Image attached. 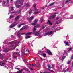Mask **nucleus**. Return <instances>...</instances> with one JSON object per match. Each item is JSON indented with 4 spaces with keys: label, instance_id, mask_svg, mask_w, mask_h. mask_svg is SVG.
<instances>
[{
    "label": "nucleus",
    "instance_id": "1",
    "mask_svg": "<svg viewBox=\"0 0 73 73\" xmlns=\"http://www.w3.org/2000/svg\"><path fill=\"white\" fill-rule=\"evenodd\" d=\"M24 0H17L14 2L15 3V5L16 7L19 8V7H21V5H23V2Z\"/></svg>",
    "mask_w": 73,
    "mask_h": 73
},
{
    "label": "nucleus",
    "instance_id": "2",
    "mask_svg": "<svg viewBox=\"0 0 73 73\" xmlns=\"http://www.w3.org/2000/svg\"><path fill=\"white\" fill-rule=\"evenodd\" d=\"M72 49L70 48H69V49H68V51H65L64 52V53L63 54V56L61 60L62 61H64V60L65 58H66V56H65V55L67 54V53H68V52H70V51H72Z\"/></svg>",
    "mask_w": 73,
    "mask_h": 73
},
{
    "label": "nucleus",
    "instance_id": "3",
    "mask_svg": "<svg viewBox=\"0 0 73 73\" xmlns=\"http://www.w3.org/2000/svg\"><path fill=\"white\" fill-rule=\"evenodd\" d=\"M9 44H12L10 46L12 48H13V47H14V45H15V47H14V49H15L16 48V47H17V45H18V44H19V42H17L16 43H13V42H9Z\"/></svg>",
    "mask_w": 73,
    "mask_h": 73
},
{
    "label": "nucleus",
    "instance_id": "4",
    "mask_svg": "<svg viewBox=\"0 0 73 73\" xmlns=\"http://www.w3.org/2000/svg\"><path fill=\"white\" fill-rule=\"evenodd\" d=\"M17 25V22H14L11 24V25H10L9 26V28H13V27H15L16 25Z\"/></svg>",
    "mask_w": 73,
    "mask_h": 73
},
{
    "label": "nucleus",
    "instance_id": "5",
    "mask_svg": "<svg viewBox=\"0 0 73 73\" xmlns=\"http://www.w3.org/2000/svg\"><path fill=\"white\" fill-rule=\"evenodd\" d=\"M53 32H54V31H51L50 32H47L46 33H44V36H46L47 35H48V36H50V35H51V34H52V33H53Z\"/></svg>",
    "mask_w": 73,
    "mask_h": 73
},
{
    "label": "nucleus",
    "instance_id": "6",
    "mask_svg": "<svg viewBox=\"0 0 73 73\" xmlns=\"http://www.w3.org/2000/svg\"><path fill=\"white\" fill-rule=\"evenodd\" d=\"M62 21V19H59L58 21L56 22V24H59L61 23V21Z\"/></svg>",
    "mask_w": 73,
    "mask_h": 73
},
{
    "label": "nucleus",
    "instance_id": "7",
    "mask_svg": "<svg viewBox=\"0 0 73 73\" xmlns=\"http://www.w3.org/2000/svg\"><path fill=\"white\" fill-rule=\"evenodd\" d=\"M17 54V52H15L13 54V58H14V59H16V58L17 57L16 56V55Z\"/></svg>",
    "mask_w": 73,
    "mask_h": 73
},
{
    "label": "nucleus",
    "instance_id": "8",
    "mask_svg": "<svg viewBox=\"0 0 73 73\" xmlns=\"http://www.w3.org/2000/svg\"><path fill=\"white\" fill-rule=\"evenodd\" d=\"M28 28V26H23V28H21L20 29L21 31H23V29H27Z\"/></svg>",
    "mask_w": 73,
    "mask_h": 73
},
{
    "label": "nucleus",
    "instance_id": "9",
    "mask_svg": "<svg viewBox=\"0 0 73 73\" xmlns=\"http://www.w3.org/2000/svg\"><path fill=\"white\" fill-rule=\"evenodd\" d=\"M38 22V20H36L34 21V22L32 23V25H35L36 24L37 22Z\"/></svg>",
    "mask_w": 73,
    "mask_h": 73
},
{
    "label": "nucleus",
    "instance_id": "10",
    "mask_svg": "<svg viewBox=\"0 0 73 73\" xmlns=\"http://www.w3.org/2000/svg\"><path fill=\"white\" fill-rule=\"evenodd\" d=\"M33 33V34L35 35L36 36H39L40 35V33H39L37 31H36Z\"/></svg>",
    "mask_w": 73,
    "mask_h": 73
},
{
    "label": "nucleus",
    "instance_id": "11",
    "mask_svg": "<svg viewBox=\"0 0 73 73\" xmlns=\"http://www.w3.org/2000/svg\"><path fill=\"white\" fill-rule=\"evenodd\" d=\"M32 11H35V10H33V9H32L31 10H30L29 11V14L31 15L32 14Z\"/></svg>",
    "mask_w": 73,
    "mask_h": 73
},
{
    "label": "nucleus",
    "instance_id": "12",
    "mask_svg": "<svg viewBox=\"0 0 73 73\" xmlns=\"http://www.w3.org/2000/svg\"><path fill=\"white\" fill-rule=\"evenodd\" d=\"M17 37L19 38H20V36H21V35H20V32H18L17 34Z\"/></svg>",
    "mask_w": 73,
    "mask_h": 73
},
{
    "label": "nucleus",
    "instance_id": "13",
    "mask_svg": "<svg viewBox=\"0 0 73 73\" xmlns=\"http://www.w3.org/2000/svg\"><path fill=\"white\" fill-rule=\"evenodd\" d=\"M64 42L66 46H69V43H68V42L65 41Z\"/></svg>",
    "mask_w": 73,
    "mask_h": 73
},
{
    "label": "nucleus",
    "instance_id": "14",
    "mask_svg": "<svg viewBox=\"0 0 73 73\" xmlns=\"http://www.w3.org/2000/svg\"><path fill=\"white\" fill-rule=\"evenodd\" d=\"M5 65V64L3 62H0V65L1 66H4Z\"/></svg>",
    "mask_w": 73,
    "mask_h": 73
},
{
    "label": "nucleus",
    "instance_id": "15",
    "mask_svg": "<svg viewBox=\"0 0 73 73\" xmlns=\"http://www.w3.org/2000/svg\"><path fill=\"white\" fill-rule=\"evenodd\" d=\"M23 71V69H21L18 71L17 73H22Z\"/></svg>",
    "mask_w": 73,
    "mask_h": 73
},
{
    "label": "nucleus",
    "instance_id": "16",
    "mask_svg": "<svg viewBox=\"0 0 73 73\" xmlns=\"http://www.w3.org/2000/svg\"><path fill=\"white\" fill-rule=\"evenodd\" d=\"M32 33V32H29L27 34H25V35L26 36H29V35H31Z\"/></svg>",
    "mask_w": 73,
    "mask_h": 73
},
{
    "label": "nucleus",
    "instance_id": "17",
    "mask_svg": "<svg viewBox=\"0 0 73 73\" xmlns=\"http://www.w3.org/2000/svg\"><path fill=\"white\" fill-rule=\"evenodd\" d=\"M19 17H20V16L19 15L17 16L15 19V21H17V20H18V19H19Z\"/></svg>",
    "mask_w": 73,
    "mask_h": 73
},
{
    "label": "nucleus",
    "instance_id": "18",
    "mask_svg": "<svg viewBox=\"0 0 73 73\" xmlns=\"http://www.w3.org/2000/svg\"><path fill=\"white\" fill-rule=\"evenodd\" d=\"M50 25H52V23H51V22L50 21V20H48V21L47 22V24H49Z\"/></svg>",
    "mask_w": 73,
    "mask_h": 73
},
{
    "label": "nucleus",
    "instance_id": "19",
    "mask_svg": "<svg viewBox=\"0 0 73 73\" xmlns=\"http://www.w3.org/2000/svg\"><path fill=\"white\" fill-rule=\"evenodd\" d=\"M6 3V2L5 1H3L2 2V6L3 7H4L5 5V3Z\"/></svg>",
    "mask_w": 73,
    "mask_h": 73
},
{
    "label": "nucleus",
    "instance_id": "20",
    "mask_svg": "<svg viewBox=\"0 0 73 73\" xmlns=\"http://www.w3.org/2000/svg\"><path fill=\"white\" fill-rule=\"evenodd\" d=\"M36 26H34V28L33 29V33H35V31H36Z\"/></svg>",
    "mask_w": 73,
    "mask_h": 73
},
{
    "label": "nucleus",
    "instance_id": "21",
    "mask_svg": "<svg viewBox=\"0 0 73 73\" xmlns=\"http://www.w3.org/2000/svg\"><path fill=\"white\" fill-rule=\"evenodd\" d=\"M4 52H5V53H7V52H8V50L7 48H5L4 50Z\"/></svg>",
    "mask_w": 73,
    "mask_h": 73
},
{
    "label": "nucleus",
    "instance_id": "22",
    "mask_svg": "<svg viewBox=\"0 0 73 73\" xmlns=\"http://www.w3.org/2000/svg\"><path fill=\"white\" fill-rule=\"evenodd\" d=\"M48 53H49V54H52V53H51V52H50V51L49 50H47V51Z\"/></svg>",
    "mask_w": 73,
    "mask_h": 73
},
{
    "label": "nucleus",
    "instance_id": "23",
    "mask_svg": "<svg viewBox=\"0 0 73 73\" xmlns=\"http://www.w3.org/2000/svg\"><path fill=\"white\" fill-rule=\"evenodd\" d=\"M57 68L59 70H61V69H62V68L61 67V66H60L58 68V67H57Z\"/></svg>",
    "mask_w": 73,
    "mask_h": 73
},
{
    "label": "nucleus",
    "instance_id": "24",
    "mask_svg": "<svg viewBox=\"0 0 73 73\" xmlns=\"http://www.w3.org/2000/svg\"><path fill=\"white\" fill-rule=\"evenodd\" d=\"M11 38H10V40H13V39H14V38H15V37L13 35H11Z\"/></svg>",
    "mask_w": 73,
    "mask_h": 73
},
{
    "label": "nucleus",
    "instance_id": "25",
    "mask_svg": "<svg viewBox=\"0 0 73 73\" xmlns=\"http://www.w3.org/2000/svg\"><path fill=\"white\" fill-rule=\"evenodd\" d=\"M1 58V59H2L3 60V58H4V57H3V55L2 54H1L0 55V59Z\"/></svg>",
    "mask_w": 73,
    "mask_h": 73
},
{
    "label": "nucleus",
    "instance_id": "26",
    "mask_svg": "<svg viewBox=\"0 0 73 73\" xmlns=\"http://www.w3.org/2000/svg\"><path fill=\"white\" fill-rule=\"evenodd\" d=\"M4 67L6 68H7V69H8V68H11V69L12 70V67L9 66L8 67H7L6 66H5Z\"/></svg>",
    "mask_w": 73,
    "mask_h": 73
},
{
    "label": "nucleus",
    "instance_id": "27",
    "mask_svg": "<svg viewBox=\"0 0 73 73\" xmlns=\"http://www.w3.org/2000/svg\"><path fill=\"white\" fill-rule=\"evenodd\" d=\"M56 3V2H54L50 4V6H52V5H53L55 3Z\"/></svg>",
    "mask_w": 73,
    "mask_h": 73
},
{
    "label": "nucleus",
    "instance_id": "28",
    "mask_svg": "<svg viewBox=\"0 0 73 73\" xmlns=\"http://www.w3.org/2000/svg\"><path fill=\"white\" fill-rule=\"evenodd\" d=\"M33 19H34V17L33 16H32L29 18V19L30 20H33Z\"/></svg>",
    "mask_w": 73,
    "mask_h": 73
},
{
    "label": "nucleus",
    "instance_id": "29",
    "mask_svg": "<svg viewBox=\"0 0 73 73\" xmlns=\"http://www.w3.org/2000/svg\"><path fill=\"white\" fill-rule=\"evenodd\" d=\"M14 17V16L13 15H11L10 16V19H13Z\"/></svg>",
    "mask_w": 73,
    "mask_h": 73
},
{
    "label": "nucleus",
    "instance_id": "30",
    "mask_svg": "<svg viewBox=\"0 0 73 73\" xmlns=\"http://www.w3.org/2000/svg\"><path fill=\"white\" fill-rule=\"evenodd\" d=\"M29 3H27L26 4V8H28V7H29Z\"/></svg>",
    "mask_w": 73,
    "mask_h": 73
},
{
    "label": "nucleus",
    "instance_id": "31",
    "mask_svg": "<svg viewBox=\"0 0 73 73\" xmlns=\"http://www.w3.org/2000/svg\"><path fill=\"white\" fill-rule=\"evenodd\" d=\"M38 54H40V55H42V52L41 51L40 52H38Z\"/></svg>",
    "mask_w": 73,
    "mask_h": 73
},
{
    "label": "nucleus",
    "instance_id": "32",
    "mask_svg": "<svg viewBox=\"0 0 73 73\" xmlns=\"http://www.w3.org/2000/svg\"><path fill=\"white\" fill-rule=\"evenodd\" d=\"M31 37V36H26L25 38L26 39H28V38H29Z\"/></svg>",
    "mask_w": 73,
    "mask_h": 73
},
{
    "label": "nucleus",
    "instance_id": "33",
    "mask_svg": "<svg viewBox=\"0 0 73 73\" xmlns=\"http://www.w3.org/2000/svg\"><path fill=\"white\" fill-rule=\"evenodd\" d=\"M50 66H51V65H50V64H49L48 65V68H50V69H51V68H52V67H50Z\"/></svg>",
    "mask_w": 73,
    "mask_h": 73
},
{
    "label": "nucleus",
    "instance_id": "34",
    "mask_svg": "<svg viewBox=\"0 0 73 73\" xmlns=\"http://www.w3.org/2000/svg\"><path fill=\"white\" fill-rule=\"evenodd\" d=\"M68 34H67V36H66V40H68V41H70V40H68V39L69 38V37H68Z\"/></svg>",
    "mask_w": 73,
    "mask_h": 73
},
{
    "label": "nucleus",
    "instance_id": "35",
    "mask_svg": "<svg viewBox=\"0 0 73 73\" xmlns=\"http://www.w3.org/2000/svg\"><path fill=\"white\" fill-rule=\"evenodd\" d=\"M60 18L58 17H57L56 19V20H59Z\"/></svg>",
    "mask_w": 73,
    "mask_h": 73
},
{
    "label": "nucleus",
    "instance_id": "36",
    "mask_svg": "<svg viewBox=\"0 0 73 73\" xmlns=\"http://www.w3.org/2000/svg\"><path fill=\"white\" fill-rule=\"evenodd\" d=\"M37 13H39V12H34V14L36 15V14H37Z\"/></svg>",
    "mask_w": 73,
    "mask_h": 73
},
{
    "label": "nucleus",
    "instance_id": "37",
    "mask_svg": "<svg viewBox=\"0 0 73 73\" xmlns=\"http://www.w3.org/2000/svg\"><path fill=\"white\" fill-rule=\"evenodd\" d=\"M40 21H41V23H42V22H43V18H41Z\"/></svg>",
    "mask_w": 73,
    "mask_h": 73
},
{
    "label": "nucleus",
    "instance_id": "38",
    "mask_svg": "<svg viewBox=\"0 0 73 73\" xmlns=\"http://www.w3.org/2000/svg\"><path fill=\"white\" fill-rule=\"evenodd\" d=\"M33 7H34V8H36V4H34L33 5Z\"/></svg>",
    "mask_w": 73,
    "mask_h": 73
},
{
    "label": "nucleus",
    "instance_id": "39",
    "mask_svg": "<svg viewBox=\"0 0 73 73\" xmlns=\"http://www.w3.org/2000/svg\"><path fill=\"white\" fill-rule=\"evenodd\" d=\"M54 17H55L54 15H52V16L51 17V19H54Z\"/></svg>",
    "mask_w": 73,
    "mask_h": 73
},
{
    "label": "nucleus",
    "instance_id": "40",
    "mask_svg": "<svg viewBox=\"0 0 73 73\" xmlns=\"http://www.w3.org/2000/svg\"><path fill=\"white\" fill-rule=\"evenodd\" d=\"M48 70L50 71V72H52V73L54 72V71H53V70H51L50 69H48Z\"/></svg>",
    "mask_w": 73,
    "mask_h": 73
},
{
    "label": "nucleus",
    "instance_id": "41",
    "mask_svg": "<svg viewBox=\"0 0 73 73\" xmlns=\"http://www.w3.org/2000/svg\"><path fill=\"white\" fill-rule=\"evenodd\" d=\"M36 28H39L40 27V25L39 24H37L36 25Z\"/></svg>",
    "mask_w": 73,
    "mask_h": 73
},
{
    "label": "nucleus",
    "instance_id": "42",
    "mask_svg": "<svg viewBox=\"0 0 73 73\" xmlns=\"http://www.w3.org/2000/svg\"><path fill=\"white\" fill-rule=\"evenodd\" d=\"M46 55L44 53L43 54V57H46Z\"/></svg>",
    "mask_w": 73,
    "mask_h": 73
},
{
    "label": "nucleus",
    "instance_id": "43",
    "mask_svg": "<svg viewBox=\"0 0 73 73\" xmlns=\"http://www.w3.org/2000/svg\"><path fill=\"white\" fill-rule=\"evenodd\" d=\"M9 1V0H7V4H8V6L9 5V4H8V3Z\"/></svg>",
    "mask_w": 73,
    "mask_h": 73
},
{
    "label": "nucleus",
    "instance_id": "44",
    "mask_svg": "<svg viewBox=\"0 0 73 73\" xmlns=\"http://www.w3.org/2000/svg\"><path fill=\"white\" fill-rule=\"evenodd\" d=\"M57 31H60V27H58L57 28Z\"/></svg>",
    "mask_w": 73,
    "mask_h": 73
},
{
    "label": "nucleus",
    "instance_id": "45",
    "mask_svg": "<svg viewBox=\"0 0 73 73\" xmlns=\"http://www.w3.org/2000/svg\"><path fill=\"white\" fill-rule=\"evenodd\" d=\"M69 1H71V0H67L65 2V3H68Z\"/></svg>",
    "mask_w": 73,
    "mask_h": 73
},
{
    "label": "nucleus",
    "instance_id": "46",
    "mask_svg": "<svg viewBox=\"0 0 73 73\" xmlns=\"http://www.w3.org/2000/svg\"><path fill=\"white\" fill-rule=\"evenodd\" d=\"M15 69H17V70H20V68H15Z\"/></svg>",
    "mask_w": 73,
    "mask_h": 73
},
{
    "label": "nucleus",
    "instance_id": "47",
    "mask_svg": "<svg viewBox=\"0 0 73 73\" xmlns=\"http://www.w3.org/2000/svg\"><path fill=\"white\" fill-rule=\"evenodd\" d=\"M25 25V24L24 23H22L21 24V25Z\"/></svg>",
    "mask_w": 73,
    "mask_h": 73
},
{
    "label": "nucleus",
    "instance_id": "48",
    "mask_svg": "<svg viewBox=\"0 0 73 73\" xmlns=\"http://www.w3.org/2000/svg\"><path fill=\"white\" fill-rule=\"evenodd\" d=\"M21 25H20L18 26V28H20V27H21Z\"/></svg>",
    "mask_w": 73,
    "mask_h": 73
},
{
    "label": "nucleus",
    "instance_id": "49",
    "mask_svg": "<svg viewBox=\"0 0 73 73\" xmlns=\"http://www.w3.org/2000/svg\"><path fill=\"white\" fill-rule=\"evenodd\" d=\"M11 21V20H10L9 19H7V22H9V21Z\"/></svg>",
    "mask_w": 73,
    "mask_h": 73
},
{
    "label": "nucleus",
    "instance_id": "50",
    "mask_svg": "<svg viewBox=\"0 0 73 73\" xmlns=\"http://www.w3.org/2000/svg\"><path fill=\"white\" fill-rule=\"evenodd\" d=\"M11 11H13L14 10L13 7H11Z\"/></svg>",
    "mask_w": 73,
    "mask_h": 73
},
{
    "label": "nucleus",
    "instance_id": "51",
    "mask_svg": "<svg viewBox=\"0 0 73 73\" xmlns=\"http://www.w3.org/2000/svg\"><path fill=\"white\" fill-rule=\"evenodd\" d=\"M46 48L45 47H44L43 48H42V50H44V49L46 50Z\"/></svg>",
    "mask_w": 73,
    "mask_h": 73
},
{
    "label": "nucleus",
    "instance_id": "52",
    "mask_svg": "<svg viewBox=\"0 0 73 73\" xmlns=\"http://www.w3.org/2000/svg\"><path fill=\"white\" fill-rule=\"evenodd\" d=\"M44 73H49V72H48V71H45L44 72Z\"/></svg>",
    "mask_w": 73,
    "mask_h": 73
},
{
    "label": "nucleus",
    "instance_id": "53",
    "mask_svg": "<svg viewBox=\"0 0 73 73\" xmlns=\"http://www.w3.org/2000/svg\"><path fill=\"white\" fill-rule=\"evenodd\" d=\"M25 34V33H21V35H24Z\"/></svg>",
    "mask_w": 73,
    "mask_h": 73
},
{
    "label": "nucleus",
    "instance_id": "54",
    "mask_svg": "<svg viewBox=\"0 0 73 73\" xmlns=\"http://www.w3.org/2000/svg\"><path fill=\"white\" fill-rule=\"evenodd\" d=\"M69 15V13H66V14H65V15H67V16H68Z\"/></svg>",
    "mask_w": 73,
    "mask_h": 73
},
{
    "label": "nucleus",
    "instance_id": "55",
    "mask_svg": "<svg viewBox=\"0 0 73 73\" xmlns=\"http://www.w3.org/2000/svg\"><path fill=\"white\" fill-rule=\"evenodd\" d=\"M69 67H68V68L66 70L67 72H68V70H69Z\"/></svg>",
    "mask_w": 73,
    "mask_h": 73
},
{
    "label": "nucleus",
    "instance_id": "56",
    "mask_svg": "<svg viewBox=\"0 0 73 73\" xmlns=\"http://www.w3.org/2000/svg\"><path fill=\"white\" fill-rule=\"evenodd\" d=\"M36 64H32V66H34L35 67V65Z\"/></svg>",
    "mask_w": 73,
    "mask_h": 73
},
{
    "label": "nucleus",
    "instance_id": "57",
    "mask_svg": "<svg viewBox=\"0 0 73 73\" xmlns=\"http://www.w3.org/2000/svg\"><path fill=\"white\" fill-rule=\"evenodd\" d=\"M38 11V9H35V10H34V11Z\"/></svg>",
    "mask_w": 73,
    "mask_h": 73
},
{
    "label": "nucleus",
    "instance_id": "58",
    "mask_svg": "<svg viewBox=\"0 0 73 73\" xmlns=\"http://www.w3.org/2000/svg\"><path fill=\"white\" fill-rule=\"evenodd\" d=\"M70 61H68V64H70Z\"/></svg>",
    "mask_w": 73,
    "mask_h": 73
},
{
    "label": "nucleus",
    "instance_id": "59",
    "mask_svg": "<svg viewBox=\"0 0 73 73\" xmlns=\"http://www.w3.org/2000/svg\"><path fill=\"white\" fill-rule=\"evenodd\" d=\"M41 61H44V59H42V58H41Z\"/></svg>",
    "mask_w": 73,
    "mask_h": 73
},
{
    "label": "nucleus",
    "instance_id": "60",
    "mask_svg": "<svg viewBox=\"0 0 73 73\" xmlns=\"http://www.w3.org/2000/svg\"><path fill=\"white\" fill-rule=\"evenodd\" d=\"M24 52H22V54L23 56H24Z\"/></svg>",
    "mask_w": 73,
    "mask_h": 73
},
{
    "label": "nucleus",
    "instance_id": "61",
    "mask_svg": "<svg viewBox=\"0 0 73 73\" xmlns=\"http://www.w3.org/2000/svg\"><path fill=\"white\" fill-rule=\"evenodd\" d=\"M42 28H43V29H44V28H45V27L44 26H43L42 27Z\"/></svg>",
    "mask_w": 73,
    "mask_h": 73
},
{
    "label": "nucleus",
    "instance_id": "62",
    "mask_svg": "<svg viewBox=\"0 0 73 73\" xmlns=\"http://www.w3.org/2000/svg\"><path fill=\"white\" fill-rule=\"evenodd\" d=\"M62 5H65V4H64V3H62Z\"/></svg>",
    "mask_w": 73,
    "mask_h": 73
},
{
    "label": "nucleus",
    "instance_id": "63",
    "mask_svg": "<svg viewBox=\"0 0 73 73\" xmlns=\"http://www.w3.org/2000/svg\"><path fill=\"white\" fill-rule=\"evenodd\" d=\"M70 19H73V17H70Z\"/></svg>",
    "mask_w": 73,
    "mask_h": 73
},
{
    "label": "nucleus",
    "instance_id": "64",
    "mask_svg": "<svg viewBox=\"0 0 73 73\" xmlns=\"http://www.w3.org/2000/svg\"><path fill=\"white\" fill-rule=\"evenodd\" d=\"M73 65H72L71 66V68H73Z\"/></svg>",
    "mask_w": 73,
    "mask_h": 73
}]
</instances>
